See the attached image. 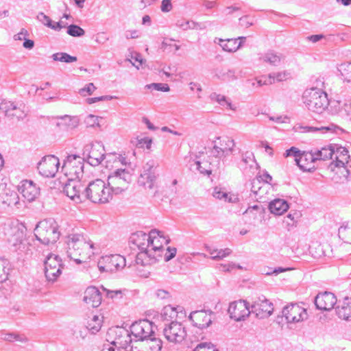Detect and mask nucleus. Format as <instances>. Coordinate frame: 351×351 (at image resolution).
Wrapping results in <instances>:
<instances>
[{
  "mask_svg": "<svg viewBox=\"0 0 351 351\" xmlns=\"http://www.w3.org/2000/svg\"><path fill=\"white\" fill-rule=\"evenodd\" d=\"M106 159V168L112 171L108 176V183L114 195L120 194L129 187L133 170L127 166L125 158L121 155L109 154Z\"/></svg>",
  "mask_w": 351,
  "mask_h": 351,
  "instance_id": "f257e3e1",
  "label": "nucleus"
},
{
  "mask_svg": "<svg viewBox=\"0 0 351 351\" xmlns=\"http://www.w3.org/2000/svg\"><path fill=\"white\" fill-rule=\"evenodd\" d=\"M65 245L67 256L77 264L90 258L97 250L92 241L77 233L69 234L65 239Z\"/></svg>",
  "mask_w": 351,
  "mask_h": 351,
  "instance_id": "f03ea898",
  "label": "nucleus"
},
{
  "mask_svg": "<svg viewBox=\"0 0 351 351\" xmlns=\"http://www.w3.org/2000/svg\"><path fill=\"white\" fill-rule=\"evenodd\" d=\"M169 241L161 232L152 230L150 231L149 250L139 252L136 256V263L145 266L156 263L162 257L165 250L164 245L168 244Z\"/></svg>",
  "mask_w": 351,
  "mask_h": 351,
  "instance_id": "7ed1b4c3",
  "label": "nucleus"
},
{
  "mask_svg": "<svg viewBox=\"0 0 351 351\" xmlns=\"http://www.w3.org/2000/svg\"><path fill=\"white\" fill-rule=\"evenodd\" d=\"M114 193L109 186L101 179H96L86 186L85 195L87 199L94 204L108 203Z\"/></svg>",
  "mask_w": 351,
  "mask_h": 351,
  "instance_id": "20e7f679",
  "label": "nucleus"
},
{
  "mask_svg": "<svg viewBox=\"0 0 351 351\" xmlns=\"http://www.w3.org/2000/svg\"><path fill=\"white\" fill-rule=\"evenodd\" d=\"M26 227L19 221H12L5 228V234L10 245L16 251L27 253L28 247L25 242Z\"/></svg>",
  "mask_w": 351,
  "mask_h": 351,
  "instance_id": "39448f33",
  "label": "nucleus"
},
{
  "mask_svg": "<svg viewBox=\"0 0 351 351\" xmlns=\"http://www.w3.org/2000/svg\"><path fill=\"white\" fill-rule=\"evenodd\" d=\"M302 101L311 111L322 114L328 107L329 100L327 94L317 88H311L304 90Z\"/></svg>",
  "mask_w": 351,
  "mask_h": 351,
  "instance_id": "423d86ee",
  "label": "nucleus"
},
{
  "mask_svg": "<svg viewBox=\"0 0 351 351\" xmlns=\"http://www.w3.org/2000/svg\"><path fill=\"white\" fill-rule=\"evenodd\" d=\"M34 234L36 239L44 245L54 243L60 236L59 226L53 219L43 220L36 225Z\"/></svg>",
  "mask_w": 351,
  "mask_h": 351,
  "instance_id": "0eeeda50",
  "label": "nucleus"
},
{
  "mask_svg": "<svg viewBox=\"0 0 351 351\" xmlns=\"http://www.w3.org/2000/svg\"><path fill=\"white\" fill-rule=\"evenodd\" d=\"M213 148L211 154L216 160L211 163L213 167H221V160L232 154L235 147L234 141L228 136H216L212 141Z\"/></svg>",
  "mask_w": 351,
  "mask_h": 351,
  "instance_id": "6e6552de",
  "label": "nucleus"
},
{
  "mask_svg": "<svg viewBox=\"0 0 351 351\" xmlns=\"http://www.w3.org/2000/svg\"><path fill=\"white\" fill-rule=\"evenodd\" d=\"M84 160L76 155L68 156L64 160L62 171L68 180H80L84 172Z\"/></svg>",
  "mask_w": 351,
  "mask_h": 351,
  "instance_id": "1a4fd4ad",
  "label": "nucleus"
},
{
  "mask_svg": "<svg viewBox=\"0 0 351 351\" xmlns=\"http://www.w3.org/2000/svg\"><path fill=\"white\" fill-rule=\"evenodd\" d=\"M125 265V258L119 254L101 256L97 263L98 268L101 272H115L123 269Z\"/></svg>",
  "mask_w": 351,
  "mask_h": 351,
  "instance_id": "9d476101",
  "label": "nucleus"
},
{
  "mask_svg": "<svg viewBox=\"0 0 351 351\" xmlns=\"http://www.w3.org/2000/svg\"><path fill=\"white\" fill-rule=\"evenodd\" d=\"M86 186L80 180H68L64 186L63 192L75 203L79 204L86 199Z\"/></svg>",
  "mask_w": 351,
  "mask_h": 351,
  "instance_id": "9b49d317",
  "label": "nucleus"
},
{
  "mask_svg": "<svg viewBox=\"0 0 351 351\" xmlns=\"http://www.w3.org/2000/svg\"><path fill=\"white\" fill-rule=\"evenodd\" d=\"M44 271L47 280L49 282H55L62 274L63 268L62 260L59 256L50 254L44 262Z\"/></svg>",
  "mask_w": 351,
  "mask_h": 351,
  "instance_id": "f8f14e48",
  "label": "nucleus"
},
{
  "mask_svg": "<svg viewBox=\"0 0 351 351\" xmlns=\"http://www.w3.org/2000/svg\"><path fill=\"white\" fill-rule=\"evenodd\" d=\"M158 163L154 160H149L143 167V171L138 178V184L145 189H152L154 187L157 178L156 169Z\"/></svg>",
  "mask_w": 351,
  "mask_h": 351,
  "instance_id": "ddd939ff",
  "label": "nucleus"
},
{
  "mask_svg": "<svg viewBox=\"0 0 351 351\" xmlns=\"http://www.w3.org/2000/svg\"><path fill=\"white\" fill-rule=\"evenodd\" d=\"M59 167V159L54 155L43 157L37 165L39 173L46 178H53L58 172Z\"/></svg>",
  "mask_w": 351,
  "mask_h": 351,
  "instance_id": "4468645a",
  "label": "nucleus"
},
{
  "mask_svg": "<svg viewBox=\"0 0 351 351\" xmlns=\"http://www.w3.org/2000/svg\"><path fill=\"white\" fill-rule=\"evenodd\" d=\"M163 335L167 341L179 343L186 337V331L181 323L172 322L164 328Z\"/></svg>",
  "mask_w": 351,
  "mask_h": 351,
  "instance_id": "2eb2a0df",
  "label": "nucleus"
},
{
  "mask_svg": "<svg viewBox=\"0 0 351 351\" xmlns=\"http://www.w3.org/2000/svg\"><path fill=\"white\" fill-rule=\"evenodd\" d=\"M131 335L136 341H143L154 336L153 324L147 319L136 322L130 326Z\"/></svg>",
  "mask_w": 351,
  "mask_h": 351,
  "instance_id": "dca6fc26",
  "label": "nucleus"
},
{
  "mask_svg": "<svg viewBox=\"0 0 351 351\" xmlns=\"http://www.w3.org/2000/svg\"><path fill=\"white\" fill-rule=\"evenodd\" d=\"M0 112L9 118H16L18 120L23 119L27 116L25 105L10 101H3L0 103Z\"/></svg>",
  "mask_w": 351,
  "mask_h": 351,
  "instance_id": "f3484780",
  "label": "nucleus"
},
{
  "mask_svg": "<svg viewBox=\"0 0 351 351\" xmlns=\"http://www.w3.org/2000/svg\"><path fill=\"white\" fill-rule=\"evenodd\" d=\"M84 152L88 153V162L92 166L99 165L104 159L105 149L99 142L87 145Z\"/></svg>",
  "mask_w": 351,
  "mask_h": 351,
  "instance_id": "a211bd4d",
  "label": "nucleus"
},
{
  "mask_svg": "<svg viewBox=\"0 0 351 351\" xmlns=\"http://www.w3.org/2000/svg\"><path fill=\"white\" fill-rule=\"evenodd\" d=\"M282 315L289 323H297L307 318L306 310L297 304H291L284 307Z\"/></svg>",
  "mask_w": 351,
  "mask_h": 351,
  "instance_id": "6ab92c4d",
  "label": "nucleus"
},
{
  "mask_svg": "<svg viewBox=\"0 0 351 351\" xmlns=\"http://www.w3.org/2000/svg\"><path fill=\"white\" fill-rule=\"evenodd\" d=\"M228 313L236 322L244 320L251 313L248 304L244 300L232 302L230 304Z\"/></svg>",
  "mask_w": 351,
  "mask_h": 351,
  "instance_id": "aec40b11",
  "label": "nucleus"
},
{
  "mask_svg": "<svg viewBox=\"0 0 351 351\" xmlns=\"http://www.w3.org/2000/svg\"><path fill=\"white\" fill-rule=\"evenodd\" d=\"M215 315L211 311H195L189 315L193 325L199 328H206L215 319Z\"/></svg>",
  "mask_w": 351,
  "mask_h": 351,
  "instance_id": "412c9836",
  "label": "nucleus"
},
{
  "mask_svg": "<svg viewBox=\"0 0 351 351\" xmlns=\"http://www.w3.org/2000/svg\"><path fill=\"white\" fill-rule=\"evenodd\" d=\"M348 151L341 146L335 145L332 161L330 163L328 169L335 171L336 168H345L349 164Z\"/></svg>",
  "mask_w": 351,
  "mask_h": 351,
  "instance_id": "4be33fe9",
  "label": "nucleus"
},
{
  "mask_svg": "<svg viewBox=\"0 0 351 351\" xmlns=\"http://www.w3.org/2000/svg\"><path fill=\"white\" fill-rule=\"evenodd\" d=\"M251 313L260 319L267 318L274 311L273 304L268 300L258 298L251 306Z\"/></svg>",
  "mask_w": 351,
  "mask_h": 351,
  "instance_id": "5701e85b",
  "label": "nucleus"
},
{
  "mask_svg": "<svg viewBox=\"0 0 351 351\" xmlns=\"http://www.w3.org/2000/svg\"><path fill=\"white\" fill-rule=\"evenodd\" d=\"M0 199L2 202L9 206L19 208L20 201L18 193L8 188L6 183L0 182Z\"/></svg>",
  "mask_w": 351,
  "mask_h": 351,
  "instance_id": "b1692460",
  "label": "nucleus"
},
{
  "mask_svg": "<svg viewBox=\"0 0 351 351\" xmlns=\"http://www.w3.org/2000/svg\"><path fill=\"white\" fill-rule=\"evenodd\" d=\"M337 302L336 296L330 292L319 293L315 298L316 307L322 311L332 309Z\"/></svg>",
  "mask_w": 351,
  "mask_h": 351,
  "instance_id": "393cba45",
  "label": "nucleus"
},
{
  "mask_svg": "<svg viewBox=\"0 0 351 351\" xmlns=\"http://www.w3.org/2000/svg\"><path fill=\"white\" fill-rule=\"evenodd\" d=\"M19 192L28 202L35 200L40 194V189L31 180H23L19 188Z\"/></svg>",
  "mask_w": 351,
  "mask_h": 351,
  "instance_id": "a878e982",
  "label": "nucleus"
},
{
  "mask_svg": "<svg viewBox=\"0 0 351 351\" xmlns=\"http://www.w3.org/2000/svg\"><path fill=\"white\" fill-rule=\"evenodd\" d=\"M123 335H121L116 341L114 345L118 343L119 347L126 350L127 351H144L143 348L139 344L135 343L136 339L132 338L131 335L126 330H123Z\"/></svg>",
  "mask_w": 351,
  "mask_h": 351,
  "instance_id": "bb28decb",
  "label": "nucleus"
},
{
  "mask_svg": "<svg viewBox=\"0 0 351 351\" xmlns=\"http://www.w3.org/2000/svg\"><path fill=\"white\" fill-rule=\"evenodd\" d=\"M150 232L146 234L142 231L133 233L130 237V242L136 245L140 252L149 250Z\"/></svg>",
  "mask_w": 351,
  "mask_h": 351,
  "instance_id": "cd10ccee",
  "label": "nucleus"
},
{
  "mask_svg": "<svg viewBox=\"0 0 351 351\" xmlns=\"http://www.w3.org/2000/svg\"><path fill=\"white\" fill-rule=\"evenodd\" d=\"M83 300L93 308L98 307L101 302V293L96 287H89L84 292Z\"/></svg>",
  "mask_w": 351,
  "mask_h": 351,
  "instance_id": "c85d7f7f",
  "label": "nucleus"
},
{
  "mask_svg": "<svg viewBox=\"0 0 351 351\" xmlns=\"http://www.w3.org/2000/svg\"><path fill=\"white\" fill-rule=\"evenodd\" d=\"M313 151L308 153H304L299 156V158H295L297 165L303 171H309L313 167L312 164L315 161Z\"/></svg>",
  "mask_w": 351,
  "mask_h": 351,
  "instance_id": "c756f323",
  "label": "nucleus"
},
{
  "mask_svg": "<svg viewBox=\"0 0 351 351\" xmlns=\"http://www.w3.org/2000/svg\"><path fill=\"white\" fill-rule=\"evenodd\" d=\"M259 60L263 63H267L274 66H278L284 60V56L281 53L270 50L261 54Z\"/></svg>",
  "mask_w": 351,
  "mask_h": 351,
  "instance_id": "7c9ffc66",
  "label": "nucleus"
},
{
  "mask_svg": "<svg viewBox=\"0 0 351 351\" xmlns=\"http://www.w3.org/2000/svg\"><path fill=\"white\" fill-rule=\"evenodd\" d=\"M338 317L342 319L348 320L351 318V298H345L336 308Z\"/></svg>",
  "mask_w": 351,
  "mask_h": 351,
  "instance_id": "2f4dec72",
  "label": "nucleus"
},
{
  "mask_svg": "<svg viewBox=\"0 0 351 351\" xmlns=\"http://www.w3.org/2000/svg\"><path fill=\"white\" fill-rule=\"evenodd\" d=\"M135 343L139 344L144 351H160L162 348V341L160 339L155 337H149L146 340L136 341Z\"/></svg>",
  "mask_w": 351,
  "mask_h": 351,
  "instance_id": "473e14b6",
  "label": "nucleus"
},
{
  "mask_svg": "<svg viewBox=\"0 0 351 351\" xmlns=\"http://www.w3.org/2000/svg\"><path fill=\"white\" fill-rule=\"evenodd\" d=\"M245 39V37H239L237 39H219V45L224 51L234 52L241 47L242 42Z\"/></svg>",
  "mask_w": 351,
  "mask_h": 351,
  "instance_id": "72a5a7b5",
  "label": "nucleus"
},
{
  "mask_svg": "<svg viewBox=\"0 0 351 351\" xmlns=\"http://www.w3.org/2000/svg\"><path fill=\"white\" fill-rule=\"evenodd\" d=\"M333 113L339 114L341 117L351 114V101L343 99L341 101H335L332 106Z\"/></svg>",
  "mask_w": 351,
  "mask_h": 351,
  "instance_id": "f704fd0d",
  "label": "nucleus"
},
{
  "mask_svg": "<svg viewBox=\"0 0 351 351\" xmlns=\"http://www.w3.org/2000/svg\"><path fill=\"white\" fill-rule=\"evenodd\" d=\"M301 129H303L302 132H317L320 131L322 133H335V134H339L341 132H343V130L340 128L339 126L330 123L327 126L324 127H301Z\"/></svg>",
  "mask_w": 351,
  "mask_h": 351,
  "instance_id": "c9c22d12",
  "label": "nucleus"
},
{
  "mask_svg": "<svg viewBox=\"0 0 351 351\" xmlns=\"http://www.w3.org/2000/svg\"><path fill=\"white\" fill-rule=\"evenodd\" d=\"M213 196L216 199L230 203H236L239 201V198L237 195L228 193L224 189L217 186L214 188Z\"/></svg>",
  "mask_w": 351,
  "mask_h": 351,
  "instance_id": "e433bc0d",
  "label": "nucleus"
},
{
  "mask_svg": "<svg viewBox=\"0 0 351 351\" xmlns=\"http://www.w3.org/2000/svg\"><path fill=\"white\" fill-rule=\"evenodd\" d=\"M288 208V203L282 199H276L271 201L269 205L270 212L276 215H282Z\"/></svg>",
  "mask_w": 351,
  "mask_h": 351,
  "instance_id": "4c0bfd02",
  "label": "nucleus"
},
{
  "mask_svg": "<svg viewBox=\"0 0 351 351\" xmlns=\"http://www.w3.org/2000/svg\"><path fill=\"white\" fill-rule=\"evenodd\" d=\"M335 149V145H330L327 147H322L321 149H317L313 151L315 158L316 160H326L333 159L334 150Z\"/></svg>",
  "mask_w": 351,
  "mask_h": 351,
  "instance_id": "58836bf2",
  "label": "nucleus"
},
{
  "mask_svg": "<svg viewBox=\"0 0 351 351\" xmlns=\"http://www.w3.org/2000/svg\"><path fill=\"white\" fill-rule=\"evenodd\" d=\"M60 121L57 123V125L64 126L67 128L73 129L78 126L80 123V119L76 116L64 115L57 117Z\"/></svg>",
  "mask_w": 351,
  "mask_h": 351,
  "instance_id": "ea45409f",
  "label": "nucleus"
},
{
  "mask_svg": "<svg viewBox=\"0 0 351 351\" xmlns=\"http://www.w3.org/2000/svg\"><path fill=\"white\" fill-rule=\"evenodd\" d=\"M210 98L212 100L215 101L220 106L226 107L227 109H230L233 111L237 110V106L232 104L230 99L223 95L214 93L211 94Z\"/></svg>",
  "mask_w": 351,
  "mask_h": 351,
  "instance_id": "a19ab883",
  "label": "nucleus"
},
{
  "mask_svg": "<svg viewBox=\"0 0 351 351\" xmlns=\"http://www.w3.org/2000/svg\"><path fill=\"white\" fill-rule=\"evenodd\" d=\"M37 19L44 25L54 30L59 31L64 27L62 26L60 22H53L51 19L43 12L38 13Z\"/></svg>",
  "mask_w": 351,
  "mask_h": 351,
  "instance_id": "79ce46f5",
  "label": "nucleus"
},
{
  "mask_svg": "<svg viewBox=\"0 0 351 351\" xmlns=\"http://www.w3.org/2000/svg\"><path fill=\"white\" fill-rule=\"evenodd\" d=\"M207 251L210 254V258L215 261L221 260L232 253V250L230 248L218 250L207 247Z\"/></svg>",
  "mask_w": 351,
  "mask_h": 351,
  "instance_id": "37998d69",
  "label": "nucleus"
},
{
  "mask_svg": "<svg viewBox=\"0 0 351 351\" xmlns=\"http://www.w3.org/2000/svg\"><path fill=\"white\" fill-rule=\"evenodd\" d=\"M217 77L225 82H232L237 80L236 72L232 69H221L216 73Z\"/></svg>",
  "mask_w": 351,
  "mask_h": 351,
  "instance_id": "c03bdc74",
  "label": "nucleus"
},
{
  "mask_svg": "<svg viewBox=\"0 0 351 351\" xmlns=\"http://www.w3.org/2000/svg\"><path fill=\"white\" fill-rule=\"evenodd\" d=\"M130 143L136 147L144 148L146 147L147 149H149L152 144V140L149 137L139 138L137 136L132 138Z\"/></svg>",
  "mask_w": 351,
  "mask_h": 351,
  "instance_id": "a18cd8bd",
  "label": "nucleus"
},
{
  "mask_svg": "<svg viewBox=\"0 0 351 351\" xmlns=\"http://www.w3.org/2000/svg\"><path fill=\"white\" fill-rule=\"evenodd\" d=\"M176 26L182 30L186 31L188 29H201V25L198 23L193 21H188L184 19L178 20Z\"/></svg>",
  "mask_w": 351,
  "mask_h": 351,
  "instance_id": "49530a36",
  "label": "nucleus"
},
{
  "mask_svg": "<svg viewBox=\"0 0 351 351\" xmlns=\"http://www.w3.org/2000/svg\"><path fill=\"white\" fill-rule=\"evenodd\" d=\"M339 237L345 243L351 245V223L343 225L339 228Z\"/></svg>",
  "mask_w": 351,
  "mask_h": 351,
  "instance_id": "de8ad7c7",
  "label": "nucleus"
},
{
  "mask_svg": "<svg viewBox=\"0 0 351 351\" xmlns=\"http://www.w3.org/2000/svg\"><path fill=\"white\" fill-rule=\"evenodd\" d=\"M10 265L8 260L0 258V283L6 281L8 278Z\"/></svg>",
  "mask_w": 351,
  "mask_h": 351,
  "instance_id": "09e8293b",
  "label": "nucleus"
},
{
  "mask_svg": "<svg viewBox=\"0 0 351 351\" xmlns=\"http://www.w3.org/2000/svg\"><path fill=\"white\" fill-rule=\"evenodd\" d=\"M101 327V319L98 315H93V317L88 322L87 329L92 333L95 334Z\"/></svg>",
  "mask_w": 351,
  "mask_h": 351,
  "instance_id": "8fccbe9b",
  "label": "nucleus"
},
{
  "mask_svg": "<svg viewBox=\"0 0 351 351\" xmlns=\"http://www.w3.org/2000/svg\"><path fill=\"white\" fill-rule=\"evenodd\" d=\"M343 80L347 82H351V62L341 64L338 67Z\"/></svg>",
  "mask_w": 351,
  "mask_h": 351,
  "instance_id": "3c124183",
  "label": "nucleus"
},
{
  "mask_svg": "<svg viewBox=\"0 0 351 351\" xmlns=\"http://www.w3.org/2000/svg\"><path fill=\"white\" fill-rule=\"evenodd\" d=\"M103 119L102 117L95 116L90 114L87 115L84 119V123L88 128L101 127L100 121Z\"/></svg>",
  "mask_w": 351,
  "mask_h": 351,
  "instance_id": "603ef678",
  "label": "nucleus"
},
{
  "mask_svg": "<svg viewBox=\"0 0 351 351\" xmlns=\"http://www.w3.org/2000/svg\"><path fill=\"white\" fill-rule=\"evenodd\" d=\"M52 58L55 61L70 63L77 61V57L72 56L66 53H56L53 54Z\"/></svg>",
  "mask_w": 351,
  "mask_h": 351,
  "instance_id": "864d4df0",
  "label": "nucleus"
},
{
  "mask_svg": "<svg viewBox=\"0 0 351 351\" xmlns=\"http://www.w3.org/2000/svg\"><path fill=\"white\" fill-rule=\"evenodd\" d=\"M269 76L275 82H283L291 77V73L287 71H279L269 74Z\"/></svg>",
  "mask_w": 351,
  "mask_h": 351,
  "instance_id": "5fc2aeb1",
  "label": "nucleus"
},
{
  "mask_svg": "<svg viewBox=\"0 0 351 351\" xmlns=\"http://www.w3.org/2000/svg\"><path fill=\"white\" fill-rule=\"evenodd\" d=\"M67 34L73 37H81L85 34V31L77 25H70L67 27Z\"/></svg>",
  "mask_w": 351,
  "mask_h": 351,
  "instance_id": "6e6d98bb",
  "label": "nucleus"
},
{
  "mask_svg": "<svg viewBox=\"0 0 351 351\" xmlns=\"http://www.w3.org/2000/svg\"><path fill=\"white\" fill-rule=\"evenodd\" d=\"M128 60L137 69H139L140 66H142L144 63V60L141 55L137 52L131 53V58Z\"/></svg>",
  "mask_w": 351,
  "mask_h": 351,
  "instance_id": "4d7b16f0",
  "label": "nucleus"
},
{
  "mask_svg": "<svg viewBox=\"0 0 351 351\" xmlns=\"http://www.w3.org/2000/svg\"><path fill=\"white\" fill-rule=\"evenodd\" d=\"M261 182L259 178L253 180L252 183V192H253L256 196L262 197L263 192L262 191L263 186H261Z\"/></svg>",
  "mask_w": 351,
  "mask_h": 351,
  "instance_id": "13d9d810",
  "label": "nucleus"
},
{
  "mask_svg": "<svg viewBox=\"0 0 351 351\" xmlns=\"http://www.w3.org/2000/svg\"><path fill=\"white\" fill-rule=\"evenodd\" d=\"M145 88H147L148 89L153 88L156 90H159V91H162V92H168L170 90L168 84H162V83H152V84L146 85Z\"/></svg>",
  "mask_w": 351,
  "mask_h": 351,
  "instance_id": "bf43d9fd",
  "label": "nucleus"
},
{
  "mask_svg": "<svg viewBox=\"0 0 351 351\" xmlns=\"http://www.w3.org/2000/svg\"><path fill=\"white\" fill-rule=\"evenodd\" d=\"M96 90V87L93 83H88L85 87L79 90V94L83 97L86 95H92L93 93Z\"/></svg>",
  "mask_w": 351,
  "mask_h": 351,
  "instance_id": "052dcab7",
  "label": "nucleus"
},
{
  "mask_svg": "<svg viewBox=\"0 0 351 351\" xmlns=\"http://www.w3.org/2000/svg\"><path fill=\"white\" fill-rule=\"evenodd\" d=\"M194 351H218L210 343H201L194 349Z\"/></svg>",
  "mask_w": 351,
  "mask_h": 351,
  "instance_id": "680f3d73",
  "label": "nucleus"
},
{
  "mask_svg": "<svg viewBox=\"0 0 351 351\" xmlns=\"http://www.w3.org/2000/svg\"><path fill=\"white\" fill-rule=\"evenodd\" d=\"M216 160L213 159L212 162H210V165L211 166L208 169L203 167L201 165V162L199 161H197L195 162L197 166V169L202 174H206L210 175L213 170L217 169L215 167H213V166L211 165V163H215Z\"/></svg>",
  "mask_w": 351,
  "mask_h": 351,
  "instance_id": "e2e57ef3",
  "label": "nucleus"
},
{
  "mask_svg": "<svg viewBox=\"0 0 351 351\" xmlns=\"http://www.w3.org/2000/svg\"><path fill=\"white\" fill-rule=\"evenodd\" d=\"M219 269L223 271H230L231 270L234 269H241L242 267L234 263H229L228 264H221L219 265Z\"/></svg>",
  "mask_w": 351,
  "mask_h": 351,
  "instance_id": "0e129e2a",
  "label": "nucleus"
},
{
  "mask_svg": "<svg viewBox=\"0 0 351 351\" xmlns=\"http://www.w3.org/2000/svg\"><path fill=\"white\" fill-rule=\"evenodd\" d=\"M166 252L164 256V260L167 262L175 257L177 250L175 247H168L166 250Z\"/></svg>",
  "mask_w": 351,
  "mask_h": 351,
  "instance_id": "69168bd1",
  "label": "nucleus"
},
{
  "mask_svg": "<svg viewBox=\"0 0 351 351\" xmlns=\"http://www.w3.org/2000/svg\"><path fill=\"white\" fill-rule=\"evenodd\" d=\"M291 269H292L290 267L284 268V267H281L275 268L274 269H269V270L265 272V275H267V276H271L272 274L278 275L280 273H282V272H285L287 271H290Z\"/></svg>",
  "mask_w": 351,
  "mask_h": 351,
  "instance_id": "338daca9",
  "label": "nucleus"
},
{
  "mask_svg": "<svg viewBox=\"0 0 351 351\" xmlns=\"http://www.w3.org/2000/svg\"><path fill=\"white\" fill-rule=\"evenodd\" d=\"M109 40V38L104 32H99L96 35L95 41L97 44H104Z\"/></svg>",
  "mask_w": 351,
  "mask_h": 351,
  "instance_id": "774afa93",
  "label": "nucleus"
}]
</instances>
